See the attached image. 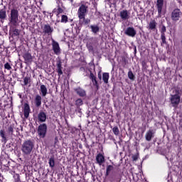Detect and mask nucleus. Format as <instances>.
I'll return each instance as SVG.
<instances>
[{"mask_svg": "<svg viewBox=\"0 0 182 182\" xmlns=\"http://www.w3.org/2000/svg\"><path fill=\"white\" fill-rule=\"evenodd\" d=\"M35 144L31 140H26L21 144V151L23 156H29L33 151Z\"/></svg>", "mask_w": 182, "mask_h": 182, "instance_id": "nucleus-1", "label": "nucleus"}, {"mask_svg": "<svg viewBox=\"0 0 182 182\" xmlns=\"http://www.w3.org/2000/svg\"><path fill=\"white\" fill-rule=\"evenodd\" d=\"M9 25L16 26L19 23V11L16 9H12L9 16Z\"/></svg>", "mask_w": 182, "mask_h": 182, "instance_id": "nucleus-2", "label": "nucleus"}, {"mask_svg": "<svg viewBox=\"0 0 182 182\" xmlns=\"http://www.w3.org/2000/svg\"><path fill=\"white\" fill-rule=\"evenodd\" d=\"M47 132H48V125H46V124H41L38 126L37 129V133L40 139H45V137H46Z\"/></svg>", "mask_w": 182, "mask_h": 182, "instance_id": "nucleus-3", "label": "nucleus"}, {"mask_svg": "<svg viewBox=\"0 0 182 182\" xmlns=\"http://www.w3.org/2000/svg\"><path fill=\"white\" fill-rule=\"evenodd\" d=\"M87 6L82 4L78 9L77 16L80 21H82V19H85L86 14H87Z\"/></svg>", "mask_w": 182, "mask_h": 182, "instance_id": "nucleus-4", "label": "nucleus"}, {"mask_svg": "<svg viewBox=\"0 0 182 182\" xmlns=\"http://www.w3.org/2000/svg\"><path fill=\"white\" fill-rule=\"evenodd\" d=\"M180 92L178 90H175V95H171V102L173 106H177L180 103Z\"/></svg>", "mask_w": 182, "mask_h": 182, "instance_id": "nucleus-5", "label": "nucleus"}, {"mask_svg": "<svg viewBox=\"0 0 182 182\" xmlns=\"http://www.w3.org/2000/svg\"><path fill=\"white\" fill-rule=\"evenodd\" d=\"M181 11L179 9H175L171 13V19L173 22H177L180 21V18H181Z\"/></svg>", "mask_w": 182, "mask_h": 182, "instance_id": "nucleus-6", "label": "nucleus"}, {"mask_svg": "<svg viewBox=\"0 0 182 182\" xmlns=\"http://www.w3.org/2000/svg\"><path fill=\"white\" fill-rule=\"evenodd\" d=\"M164 5V1L157 0L156 1V9L158 11V17L161 18L164 15V11L163 10V6Z\"/></svg>", "mask_w": 182, "mask_h": 182, "instance_id": "nucleus-7", "label": "nucleus"}, {"mask_svg": "<svg viewBox=\"0 0 182 182\" xmlns=\"http://www.w3.org/2000/svg\"><path fill=\"white\" fill-rule=\"evenodd\" d=\"M125 35L127 36H130L131 38H134L136 34L137 33L134 28L133 27H128L124 31Z\"/></svg>", "mask_w": 182, "mask_h": 182, "instance_id": "nucleus-8", "label": "nucleus"}, {"mask_svg": "<svg viewBox=\"0 0 182 182\" xmlns=\"http://www.w3.org/2000/svg\"><path fill=\"white\" fill-rule=\"evenodd\" d=\"M52 47L55 55H60V47L59 46V43L56 42L55 40H52Z\"/></svg>", "mask_w": 182, "mask_h": 182, "instance_id": "nucleus-9", "label": "nucleus"}, {"mask_svg": "<svg viewBox=\"0 0 182 182\" xmlns=\"http://www.w3.org/2000/svg\"><path fill=\"white\" fill-rule=\"evenodd\" d=\"M119 16L122 21H127L130 18V13L127 10H122L119 12Z\"/></svg>", "mask_w": 182, "mask_h": 182, "instance_id": "nucleus-10", "label": "nucleus"}, {"mask_svg": "<svg viewBox=\"0 0 182 182\" xmlns=\"http://www.w3.org/2000/svg\"><path fill=\"white\" fill-rule=\"evenodd\" d=\"M156 134V132L153 129H149L147 131V132L145 134V139L146 141H151V139L154 137V134Z\"/></svg>", "mask_w": 182, "mask_h": 182, "instance_id": "nucleus-11", "label": "nucleus"}, {"mask_svg": "<svg viewBox=\"0 0 182 182\" xmlns=\"http://www.w3.org/2000/svg\"><path fill=\"white\" fill-rule=\"evenodd\" d=\"M46 112L43 111H40L37 116L38 120L40 121L41 123H44V122H46Z\"/></svg>", "mask_w": 182, "mask_h": 182, "instance_id": "nucleus-12", "label": "nucleus"}, {"mask_svg": "<svg viewBox=\"0 0 182 182\" xmlns=\"http://www.w3.org/2000/svg\"><path fill=\"white\" fill-rule=\"evenodd\" d=\"M43 32L47 35H50L52 34V32H53V28L50 27L49 24H46L43 27Z\"/></svg>", "mask_w": 182, "mask_h": 182, "instance_id": "nucleus-13", "label": "nucleus"}, {"mask_svg": "<svg viewBox=\"0 0 182 182\" xmlns=\"http://www.w3.org/2000/svg\"><path fill=\"white\" fill-rule=\"evenodd\" d=\"M96 161L97 164H99V166H102V163H105V156L102 154H98L96 156Z\"/></svg>", "mask_w": 182, "mask_h": 182, "instance_id": "nucleus-14", "label": "nucleus"}, {"mask_svg": "<svg viewBox=\"0 0 182 182\" xmlns=\"http://www.w3.org/2000/svg\"><path fill=\"white\" fill-rule=\"evenodd\" d=\"M157 26V23L155 20H151L147 26V29L150 31H155L156 28Z\"/></svg>", "mask_w": 182, "mask_h": 182, "instance_id": "nucleus-15", "label": "nucleus"}, {"mask_svg": "<svg viewBox=\"0 0 182 182\" xmlns=\"http://www.w3.org/2000/svg\"><path fill=\"white\" fill-rule=\"evenodd\" d=\"M75 92H76L77 95H79L80 97H85V96H86V91L81 87L75 88Z\"/></svg>", "mask_w": 182, "mask_h": 182, "instance_id": "nucleus-16", "label": "nucleus"}, {"mask_svg": "<svg viewBox=\"0 0 182 182\" xmlns=\"http://www.w3.org/2000/svg\"><path fill=\"white\" fill-rule=\"evenodd\" d=\"M24 117L26 119H28L29 117V113L31 112V107H29V105L25 104L24 105Z\"/></svg>", "mask_w": 182, "mask_h": 182, "instance_id": "nucleus-17", "label": "nucleus"}, {"mask_svg": "<svg viewBox=\"0 0 182 182\" xmlns=\"http://www.w3.org/2000/svg\"><path fill=\"white\" fill-rule=\"evenodd\" d=\"M34 102L36 107H39L42 105V97L39 95H36Z\"/></svg>", "mask_w": 182, "mask_h": 182, "instance_id": "nucleus-18", "label": "nucleus"}, {"mask_svg": "<svg viewBox=\"0 0 182 182\" xmlns=\"http://www.w3.org/2000/svg\"><path fill=\"white\" fill-rule=\"evenodd\" d=\"M57 73H58V76L63 75V71H62V61L60 60L57 61Z\"/></svg>", "mask_w": 182, "mask_h": 182, "instance_id": "nucleus-19", "label": "nucleus"}, {"mask_svg": "<svg viewBox=\"0 0 182 182\" xmlns=\"http://www.w3.org/2000/svg\"><path fill=\"white\" fill-rule=\"evenodd\" d=\"M90 79H91L94 86H96L97 87H99V84L97 83V80H96V75H95L92 72H90Z\"/></svg>", "mask_w": 182, "mask_h": 182, "instance_id": "nucleus-20", "label": "nucleus"}, {"mask_svg": "<svg viewBox=\"0 0 182 182\" xmlns=\"http://www.w3.org/2000/svg\"><path fill=\"white\" fill-rule=\"evenodd\" d=\"M41 95L43 97L48 95V88H46V86L45 85H42L40 87Z\"/></svg>", "mask_w": 182, "mask_h": 182, "instance_id": "nucleus-21", "label": "nucleus"}, {"mask_svg": "<svg viewBox=\"0 0 182 182\" xmlns=\"http://www.w3.org/2000/svg\"><path fill=\"white\" fill-rule=\"evenodd\" d=\"M109 73H104L102 74L103 82H105L106 84L109 83Z\"/></svg>", "mask_w": 182, "mask_h": 182, "instance_id": "nucleus-22", "label": "nucleus"}, {"mask_svg": "<svg viewBox=\"0 0 182 182\" xmlns=\"http://www.w3.org/2000/svg\"><path fill=\"white\" fill-rule=\"evenodd\" d=\"M23 58L26 62H32V55L29 53H26Z\"/></svg>", "mask_w": 182, "mask_h": 182, "instance_id": "nucleus-23", "label": "nucleus"}, {"mask_svg": "<svg viewBox=\"0 0 182 182\" xmlns=\"http://www.w3.org/2000/svg\"><path fill=\"white\" fill-rule=\"evenodd\" d=\"M90 28L92 32H93V33H97V32H99V26H96V25H92L90 26Z\"/></svg>", "mask_w": 182, "mask_h": 182, "instance_id": "nucleus-24", "label": "nucleus"}, {"mask_svg": "<svg viewBox=\"0 0 182 182\" xmlns=\"http://www.w3.org/2000/svg\"><path fill=\"white\" fill-rule=\"evenodd\" d=\"M6 18V11L4 9L0 10V19H5Z\"/></svg>", "mask_w": 182, "mask_h": 182, "instance_id": "nucleus-25", "label": "nucleus"}, {"mask_svg": "<svg viewBox=\"0 0 182 182\" xmlns=\"http://www.w3.org/2000/svg\"><path fill=\"white\" fill-rule=\"evenodd\" d=\"M112 132L114 134H115V136H119V134H120V130H119V127H114V128H112Z\"/></svg>", "mask_w": 182, "mask_h": 182, "instance_id": "nucleus-26", "label": "nucleus"}, {"mask_svg": "<svg viewBox=\"0 0 182 182\" xmlns=\"http://www.w3.org/2000/svg\"><path fill=\"white\" fill-rule=\"evenodd\" d=\"M161 39L162 41L161 45H166V35L164 34V33H161Z\"/></svg>", "mask_w": 182, "mask_h": 182, "instance_id": "nucleus-27", "label": "nucleus"}, {"mask_svg": "<svg viewBox=\"0 0 182 182\" xmlns=\"http://www.w3.org/2000/svg\"><path fill=\"white\" fill-rule=\"evenodd\" d=\"M49 166L51 168L55 167V159L53 158H50V159H49Z\"/></svg>", "mask_w": 182, "mask_h": 182, "instance_id": "nucleus-28", "label": "nucleus"}, {"mask_svg": "<svg viewBox=\"0 0 182 182\" xmlns=\"http://www.w3.org/2000/svg\"><path fill=\"white\" fill-rule=\"evenodd\" d=\"M61 22L63 23H66V22H68V16L66 15H63L61 16Z\"/></svg>", "mask_w": 182, "mask_h": 182, "instance_id": "nucleus-29", "label": "nucleus"}, {"mask_svg": "<svg viewBox=\"0 0 182 182\" xmlns=\"http://www.w3.org/2000/svg\"><path fill=\"white\" fill-rule=\"evenodd\" d=\"M128 77L131 80H134V75L133 74V72L132 71L128 72Z\"/></svg>", "mask_w": 182, "mask_h": 182, "instance_id": "nucleus-30", "label": "nucleus"}, {"mask_svg": "<svg viewBox=\"0 0 182 182\" xmlns=\"http://www.w3.org/2000/svg\"><path fill=\"white\" fill-rule=\"evenodd\" d=\"M75 105L76 106H82V105H83V101L82 100V99H77L75 101Z\"/></svg>", "mask_w": 182, "mask_h": 182, "instance_id": "nucleus-31", "label": "nucleus"}, {"mask_svg": "<svg viewBox=\"0 0 182 182\" xmlns=\"http://www.w3.org/2000/svg\"><path fill=\"white\" fill-rule=\"evenodd\" d=\"M112 170H113V166L109 165L107 167V176H109V173L112 171Z\"/></svg>", "mask_w": 182, "mask_h": 182, "instance_id": "nucleus-32", "label": "nucleus"}, {"mask_svg": "<svg viewBox=\"0 0 182 182\" xmlns=\"http://www.w3.org/2000/svg\"><path fill=\"white\" fill-rule=\"evenodd\" d=\"M0 136L3 139V140H6V136H5V132L4 130H0Z\"/></svg>", "mask_w": 182, "mask_h": 182, "instance_id": "nucleus-33", "label": "nucleus"}, {"mask_svg": "<svg viewBox=\"0 0 182 182\" xmlns=\"http://www.w3.org/2000/svg\"><path fill=\"white\" fill-rule=\"evenodd\" d=\"M4 68H6L7 70H11V69H12V67L11 66V65L9 64V63H6L4 65Z\"/></svg>", "mask_w": 182, "mask_h": 182, "instance_id": "nucleus-34", "label": "nucleus"}, {"mask_svg": "<svg viewBox=\"0 0 182 182\" xmlns=\"http://www.w3.org/2000/svg\"><path fill=\"white\" fill-rule=\"evenodd\" d=\"M83 20V23L85 25H88V23H90V20L86 18L85 17H84V18H82Z\"/></svg>", "mask_w": 182, "mask_h": 182, "instance_id": "nucleus-35", "label": "nucleus"}, {"mask_svg": "<svg viewBox=\"0 0 182 182\" xmlns=\"http://www.w3.org/2000/svg\"><path fill=\"white\" fill-rule=\"evenodd\" d=\"M23 82H24L25 86H26V85L29 83V78H28V77H24Z\"/></svg>", "mask_w": 182, "mask_h": 182, "instance_id": "nucleus-36", "label": "nucleus"}, {"mask_svg": "<svg viewBox=\"0 0 182 182\" xmlns=\"http://www.w3.org/2000/svg\"><path fill=\"white\" fill-rule=\"evenodd\" d=\"M58 14H57V16H59V14H62L63 12V10L62 9V8L59 7L58 9Z\"/></svg>", "mask_w": 182, "mask_h": 182, "instance_id": "nucleus-37", "label": "nucleus"}, {"mask_svg": "<svg viewBox=\"0 0 182 182\" xmlns=\"http://www.w3.org/2000/svg\"><path fill=\"white\" fill-rule=\"evenodd\" d=\"M9 133H11V134H12V133H14V127L10 126L8 129Z\"/></svg>", "mask_w": 182, "mask_h": 182, "instance_id": "nucleus-38", "label": "nucleus"}, {"mask_svg": "<svg viewBox=\"0 0 182 182\" xmlns=\"http://www.w3.org/2000/svg\"><path fill=\"white\" fill-rule=\"evenodd\" d=\"M14 35L16 36L19 35V31H18V29L14 30Z\"/></svg>", "mask_w": 182, "mask_h": 182, "instance_id": "nucleus-39", "label": "nucleus"}, {"mask_svg": "<svg viewBox=\"0 0 182 182\" xmlns=\"http://www.w3.org/2000/svg\"><path fill=\"white\" fill-rule=\"evenodd\" d=\"M98 77L99 79H102V75H100V73L98 74Z\"/></svg>", "mask_w": 182, "mask_h": 182, "instance_id": "nucleus-40", "label": "nucleus"}, {"mask_svg": "<svg viewBox=\"0 0 182 182\" xmlns=\"http://www.w3.org/2000/svg\"><path fill=\"white\" fill-rule=\"evenodd\" d=\"M163 31H166V28L165 27L163 28Z\"/></svg>", "mask_w": 182, "mask_h": 182, "instance_id": "nucleus-41", "label": "nucleus"}, {"mask_svg": "<svg viewBox=\"0 0 182 182\" xmlns=\"http://www.w3.org/2000/svg\"><path fill=\"white\" fill-rule=\"evenodd\" d=\"M90 49H92V47H90Z\"/></svg>", "mask_w": 182, "mask_h": 182, "instance_id": "nucleus-42", "label": "nucleus"}, {"mask_svg": "<svg viewBox=\"0 0 182 182\" xmlns=\"http://www.w3.org/2000/svg\"><path fill=\"white\" fill-rule=\"evenodd\" d=\"M0 86H1V82H0Z\"/></svg>", "mask_w": 182, "mask_h": 182, "instance_id": "nucleus-43", "label": "nucleus"}]
</instances>
